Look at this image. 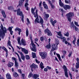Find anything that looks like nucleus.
<instances>
[{"label": "nucleus", "instance_id": "nucleus-1", "mask_svg": "<svg viewBox=\"0 0 79 79\" xmlns=\"http://www.w3.org/2000/svg\"><path fill=\"white\" fill-rule=\"evenodd\" d=\"M1 28L0 29V37H3L5 35V33H6V29L5 27H3V24H1Z\"/></svg>", "mask_w": 79, "mask_h": 79}, {"label": "nucleus", "instance_id": "nucleus-2", "mask_svg": "<svg viewBox=\"0 0 79 79\" xmlns=\"http://www.w3.org/2000/svg\"><path fill=\"white\" fill-rule=\"evenodd\" d=\"M39 17H37L35 19V23H36V24L37 23L41 24L42 27L44 28V26L43 25V24H44V20L40 16H39Z\"/></svg>", "mask_w": 79, "mask_h": 79}, {"label": "nucleus", "instance_id": "nucleus-3", "mask_svg": "<svg viewBox=\"0 0 79 79\" xmlns=\"http://www.w3.org/2000/svg\"><path fill=\"white\" fill-rule=\"evenodd\" d=\"M74 16V12H70L66 14L67 19L69 22H71L72 18H73Z\"/></svg>", "mask_w": 79, "mask_h": 79}, {"label": "nucleus", "instance_id": "nucleus-4", "mask_svg": "<svg viewBox=\"0 0 79 79\" xmlns=\"http://www.w3.org/2000/svg\"><path fill=\"white\" fill-rule=\"evenodd\" d=\"M17 15L18 16H22L21 20L23 23H24V15L23 14V12L21 11V9H19L17 10Z\"/></svg>", "mask_w": 79, "mask_h": 79}, {"label": "nucleus", "instance_id": "nucleus-5", "mask_svg": "<svg viewBox=\"0 0 79 79\" xmlns=\"http://www.w3.org/2000/svg\"><path fill=\"white\" fill-rule=\"evenodd\" d=\"M30 47H31V45H32L33 47L32 48H31V50L33 51V52H36L37 51V50L36 49V46H35V45L34 44V42L32 40H31V44H30Z\"/></svg>", "mask_w": 79, "mask_h": 79}, {"label": "nucleus", "instance_id": "nucleus-6", "mask_svg": "<svg viewBox=\"0 0 79 79\" xmlns=\"http://www.w3.org/2000/svg\"><path fill=\"white\" fill-rule=\"evenodd\" d=\"M35 9H33V8H32L31 9V13L33 15H34V17L35 18H39L38 17V14H37V10H36L35 12H34V11H35Z\"/></svg>", "mask_w": 79, "mask_h": 79}, {"label": "nucleus", "instance_id": "nucleus-7", "mask_svg": "<svg viewBox=\"0 0 79 79\" xmlns=\"http://www.w3.org/2000/svg\"><path fill=\"white\" fill-rule=\"evenodd\" d=\"M45 34H47V35L48 36H52V33L51 31L48 28H47L44 30Z\"/></svg>", "mask_w": 79, "mask_h": 79}, {"label": "nucleus", "instance_id": "nucleus-8", "mask_svg": "<svg viewBox=\"0 0 79 79\" xmlns=\"http://www.w3.org/2000/svg\"><path fill=\"white\" fill-rule=\"evenodd\" d=\"M40 55L42 59H45L47 56V53L45 52H40Z\"/></svg>", "mask_w": 79, "mask_h": 79}, {"label": "nucleus", "instance_id": "nucleus-9", "mask_svg": "<svg viewBox=\"0 0 79 79\" xmlns=\"http://www.w3.org/2000/svg\"><path fill=\"white\" fill-rule=\"evenodd\" d=\"M30 68L32 72H33V71H34L33 69H35V68H38V66L37 65H36L34 63H33L30 66Z\"/></svg>", "mask_w": 79, "mask_h": 79}, {"label": "nucleus", "instance_id": "nucleus-10", "mask_svg": "<svg viewBox=\"0 0 79 79\" xmlns=\"http://www.w3.org/2000/svg\"><path fill=\"white\" fill-rule=\"evenodd\" d=\"M21 44L23 45V46H26V45H27L26 42V40L23 38L21 40Z\"/></svg>", "mask_w": 79, "mask_h": 79}, {"label": "nucleus", "instance_id": "nucleus-11", "mask_svg": "<svg viewBox=\"0 0 79 79\" xmlns=\"http://www.w3.org/2000/svg\"><path fill=\"white\" fill-rule=\"evenodd\" d=\"M19 31L18 32V34L19 35H20L21 34V32H22V31H21V29L20 28H18V27H17L15 29V31Z\"/></svg>", "mask_w": 79, "mask_h": 79}, {"label": "nucleus", "instance_id": "nucleus-12", "mask_svg": "<svg viewBox=\"0 0 79 79\" xmlns=\"http://www.w3.org/2000/svg\"><path fill=\"white\" fill-rule=\"evenodd\" d=\"M71 8V7L69 5H65L64 6V8L65 10H69Z\"/></svg>", "mask_w": 79, "mask_h": 79}, {"label": "nucleus", "instance_id": "nucleus-13", "mask_svg": "<svg viewBox=\"0 0 79 79\" xmlns=\"http://www.w3.org/2000/svg\"><path fill=\"white\" fill-rule=\"evenodd\" d=\"M21 49L22 52H23L25 54H28V51L26 49H25L24 48H21Z\"/></svg>", "mask_w": 79, "mask_h": 79}, {"label": "nucleus", "instance_id": "nucleus-14", "mask_svg": "<svg viewBox=\"0 0 79 79\" xmlns=\"http://www.w3.org/2000/svg\"><path fill=\"white\" fill-rule=\"evenodd\" d=\"M39 77V75L37 74H34L32 76V77L34 79H36Z\"/></svg>", "mask_w": 79, "mask_h": 79}, {"label": "nucleus", "instance_id": "nucleus-15", "mask_svg": "<svg viewBox=\"0 0 79 79\" xmlns=\"http://www.w3.org/2000/svg\"><path fill=\"white\" fill-rule=\"evenodd\" d=\"M14 64H13V62H9L7 64V66L8 67H9V68H11V66H13Z\"/></svg>", "mask_w": 79, "mask_h": 79}, {"label": "nucleus", "instance_id": "nucleus-16", "mask_svg": "<svg viewBox=\"0 0 79 79\" xmlns=\"http://www.w3.org/2000/svg\"><path fill=\"white\" fill-rule=\"evenodd\" d=\"M25 0H20L19 1V6H22L23 5V2Z\"/></svg>", "mask_w": 79, "mask_h": 79}, {"label": "nucleus", "instance_id": "nucleus-17", "mask_svg": "<svg viewBox=\"0 0 79 79\" xmlns=\"http://www.w3.org/2000/svg\"><path fill=\"white\" fill-rule=\"evenodd\" d=\"M43 5L44 6V8H45V9H46V10H48V6L47 5L45 4V2H44L43 3Z\"/></svg>", "mask_w": 79, "mask_h": 79}, {"label": "nucleus", "instance_id": "nucleus-18", "mask_svg": "<svg viewBox=\"0 0 79 79\" xmlns=\"http://www.w3.org/2000/svg\"><path fill=\"white\" fill-rule=\"evenodd\" d=\"M6 77L7 79H11V75L9 73H7L6 74Z\"/></svg>", "mask_w": 79, "mask_h": 79}, {"label": "nucleus", "instance_id": "nucleus-19", "mask_svg": "<svg viewBox=\"0 0 79 79\" xmlns=\"http://www.w3.org/2000/svg\"><path fill=\"white\" fill-rule=\"evenodd\" d=\"M55 50H56V47L55 46V45H52V48L51 49L52 52H53Z\"/></svg>", "mask_w": 79, "mask_h": 79}, {"label": "nucleus", "instance_id": "nucleus-20", "mask_svg": "<svg viewBox=\"0 0 79 79\" xmlns=\"http://www.w3.org/2000/svg\"><path fill=\"white\" fill-rule=\"evenodd\" d=\"M1 12L4 18H6V14L5 12V11L3 10H2Z\"/></svg>", "mask_w": 79, "mask_h": 79}, {"label": "nucleus", "instance_id": "nucleus-21", "mask_svg": "<svg viewBox=\"0 0 79 79\" xmlns=\"http://www.w3.org/2000/svg\"><path fill=\"white\" fill-rule=\"evenodd\" d=\"M21 55V58L22 60H23V61H25V56L23 55V54H22Z\"/></svg>", "mask_w": 79, "mask_h": 79}, {"label": "nucleus", "instance_id": "nucleus-22", "mask_svg": "<svg viewBox=\"0 0 79 79\" xmlns=\"http://www.w3.org/2000/svg\"><path fill=\"white\" fill-rule=\"evenodd\" d=\"M40 67L42 69L44 68V64L42 62H41L40 64Z\"/></svg>", "mask_w": 79, "mask_h": 79}, {"label": "nucleus", "instance_id": "nucleus-23", "mask_svg": "<svg viewBox=\"0 0 79 79\" xmlns=\"http://www.w3.org/2000/svg\"><path fill=\"white\" fill-rule=\"evenodd\" d=\"M28 2L29 0H26L25 1V6H27L29 5V3H28Z\"/></svg>", "mask_w": 79, "mask_h": 79}, {"label": "nucleus", "instance_id": "nucleus-24", "mask_svg": "<svg viewBox=\"0 0 79 79\" xmlns=\"http://www.w3.org/2000/svg\"><path fill=\"white\" fill-rule=\"evenodd\" d=\"M13 9H14V8H13V7L12 6L8 7V9L9 10H11L12 11H13Z\"/></svg>", "mask_w": 79, "mask_h": 79}, {"label": "nucleus", "instance_id": "nucleus-25", "mask_svg": "<svg viewBox=\"0 0 79 79\" xmlns=\"http://www.w3.org/2000/svg\"><path fill=\"white\" fill-rule=\"evenodd\" d=\"M57 34L58 35H59V36H60V37H62V36H63V35L62 34L61 31L57 32Z\"/></svg>", "mask_w": 79, "mask_h": 79}, {"label": "nucleus", "instance_id": "nucleus-26", "mask_svg": "<svg viewBox=\"0 0 79 79\" xmlns=\"http://www.w3.org/2000/svg\"><path fill=\"white\" fill-rule=\"evenodd\" d=\"M46 48L47 49H49L50 47H51V45L50 44H48L47 45L45 46Z\"/></svg>", "mask_w": 79, "mask_h": 79}, {"label": "nucleus", "instance_id": "nucleus-27", "mask_svg": "<svg viewBox=\"0 0 79 79\" xmlns=\"http://www.w3.org/2000/svg\"><path fill=\"white\" fill-rule=\"evenodd\" d=\"M18 66L19 64L18 62H17V61L15 62V66L16 67V68H18Z\"/></svg>", "mask_w": 79, "mask_h": 79}, {"label": "nucleus", "instance_id": "nucleus-28", "mask_svg": "<svg viewBox=\"0 0 79 79\" xmlns=\"http://www.w3.org/2000/svg\"><path fill=\"white\" fill-rule=\"evenodd\" d=\"M32 57L33 58H35L36 56V54L35 52H32Z\"/></svg>", "mask_w": 79, "mask_h": 79}, {"label": "nucleus", "instance_id": "nucleus-29", "mask_svg": "<svg viewBox=\"0 0 79 79\" xmlns=\"http://www.w3.org/2000/svg\"><path fill=\"white\" fill-rule=\"evenodd\" d=\"M26 36L29 35V30H28L27 28L26 29Z\"/></svg>", "mask_w": 79, "mask_h": 79}, {"label": "nucleus", "instance_id": "nucleus-30", "mask_svg": "<svg viewBox=\"0 0 79 79\" xmlns=\"http://www.w3.org/2000/svg\"><path fill=\"white\" fill-rule=\"evenodd\" d=\"M56 23V20H54L53 22L51 23V24L54 27H55V23Z\"/></svg>", "mask_w": 79, "mask_h": 79}, {"label": "nucleus", "instance_id": "nucleus-31", "mask_svg": "<svg viewBox=\"0 0 79 79\" xmlns=\"http://www.w3.org/2000/svg\"><path fill=\"white\" fill-rule=\"evenodd\" d=\"M42 2H41L39 4V6L40 8L42 10V7L41 6H42Z\"/></svg>", "mask_w": 79, "mask_h": 79}, {"label": "nucleus", "instance_id": "nucleus-32", "mask_svg": "<svg viewBox=\"0 0 79 79\" xmlns=\"http://www.w3.org/2000/svg\"><path fill=\"white\" fill-rule=\"evenodd\" d=\"M76 68V69H78L79 68V63H76V65L75 66Z\"/></svg>", "mask_w": 79, "mask_h": 79}, {"label": "nucleus", "instance_id": "nucleus-33", "mask_svg": "<svg viewBox=\"0 0 79 79\" xmlns=\"http://www.w3.org/2000/svg\"><path fill=\"white\" fill-rule=\"evenodd\" d=\"M33 76V75L32 74V73H30L28 76V77L29 78H30V77H32Z\"/></svg>", "mask_w": 79, "mask_h": 79}, {"label": "nucleus", "instance_id": "nucleus-34", "mask_svg": "<svg viewBox=\"0 0 79 79\" xmlns=\"http://www.w3.org/2000/svg\"><path fill=\"white\" fill-rule=\"evenodd\" d=\"M13 76L15 77H16L18 76V74L16 72H14L13 73Z\"/></svg>", "mask_w": 79, "mask_h": 79}, {"label": "nucleus", "instance_id": "nucleus-35", "mask_svg": "<svg viewBox=\"0 0 79 79\" xmlns=\"http://www.w3.org/2000/svg\"><path fill=\"white\" fill-rule=\"evenodd\" d=\"M17 40L18 42V44H19L20 45H21V43L20 42V38H18L17 39Z\"/></svg>", "mask_w": 79, "mask_h": 79}, {"label": "nucleus", "instance_id": "nucleus-36", "mask_svg": "<svg viewBox=\"0 0 79 79\" xmlns=\"http://www.w3.org/2000/svg\"><path fill=\"white\" fill-rule=\"evenodd\" d=\"M63 68L64 69V72L67 71V68L65 65H64L63 66Z\"/></svg>", "mask_w": 79, "mask_h": 79}, {"label": "nucleus", "instance_id": "nucleus-37", "mask_svg": "<svg viewBox=\"0 0 79 79\" xmlns=\"http://www.w3.org/2000/svg\"><path fill=\"white\" fill-rule=\"evenodd\" d=\"M44 14L45 15V16L46 18H48L49 17V14H46L45 12L44 13Z\"/></svg>", "mask_w": 79, "mask_h": 79}, {"label": "nucleus", "instance_id": "nucleus-38", "mask_svg": "<svg viewBox=\"0 0 79 79\" xmlns=\"http://www.w3.org/2000/svg\"><path fill=\"white\" fill-rule=\"evenodd\" d=\"M56 55L58 57L59 59L60 60H61V57L60 56V54H57V53H56Z\"/></svg>", "mask_w": 79, "mask_h": 79}, {"label": "nucleus", "instance_id": "nucleus-39", "mask_svg": "<svg viewBox=\"0 0 79 79\" xmlns=\"http://www.w3.org/2000/svg\"><path fill=\"white\" fill-rule=\"evenodd\" d=\"M64 43L65 44H66V45H67H67H68V46H69V45H70V43L68 42V41H67L66 40H65V41Z\"/></svg>", "mask_w": 79, "mask_h": 79}, {"label": "nucleus", "instance_id": "nucleus-40", "mask_svg": "<svg viewBox=\"0 0 79 79\" xmlns=\"http://www.w3.org/2000/svg\"><path fill=\"white\" fill-rule=\"evenodd\" d=\"M65 73V76L66 77H68V72L67 71L64 72Z\"/></svg>", "mask_w": 79, "mask_h": 79}, {"label": "nucleus", "instance_id": "nucleus-41", "mask_svg": "<svg viewBox=\"0 0 79 79\" xmlns=\"http://www.w3.org/2000/svg\"><path fill=\"white\" fill-rule=\"evenodd\" d=\"M55 42L56 43V44H57V45H58V44L60 43L59 40L57 39H56L55 40Z\"/></svg>", "mask_w": 79, "mask_h": 79}, {"label": "nucleus", "instance_id": "nucleus-42", "mask_svg": "<svg viewBox=\"0 0 79 79\" xmlns=\"http://www.w3.org/2000/svg\"><path fill=\"white\" fill-rule=\"evenodd\" d=\"M13 28V27H9L8 28V30L9 31H12V29Z\"/></svg>", "mask_w": 79, "mask_h": 79}, {"label": "nucleus", "instance_id": "nucleus-43", "mask_svg": "<svg viewBox=\"0 0 79 79\" xmlns=\"http://www.w3.org/2000/svg\"><path fill=\"white\" fill-rule=\"evenodd\" d=\"M26 58L27 59V60H29L30 57H29V56L28 55H27L26 56Z\"/></svg>", "mask_w": 79, "mask_h": 79}, {"label": "nucleus", "instance_id": "nucleus-44", "mask_svg": "<svg viewBox=\"0 0 79 79\" xmlns=\"http://www.w3.org/2000/svg\"><path fill=\"white\" fill-rule=\"evenodd\" d=\"M59 5L60 6H63L64 5H63V2H59Z\"/></svg>", "mask_w": 79, "mask_h": 79}, {"label": "nucleus", "instance_id": "nucleus-45", "mask_svg": "<svg viewBox=\"0 0 79 79\" xmlns=\"http://www.w3.org/2000/svg\"><path fill=\"white\" fill-rule=\"evenodd\" d=\"M71 26L72 27H74L75 26H76L75 25H74V24L73 22H72L71 23Z\"/></svg>", "mask_w": 79, "mask_h": 79}, {"label": "nucleus", "instance_id": "nucleus-46", "mask_svg": "<svg viewBox=\"0 0 79 79\" xmlns=\"http://www.w3.org/2000/svg\"><path fill=\"white\" fill-rule=\"evenodd\" d=\"M57 38H59V39H62L63 40L64 38V37L63 36H62V37H59L58 36H57Z\"/></svg>", "mask_w": 79, "mask_h": 79}, {"label": "nucleus", "instance_id": "nucleus-47", "mask_svg": "<svg viewBox=\"0 0 79 79\" xmlns=\"http://www.w3.org/2000/svg\"><path fill=\"white\" fill-rule=\"evenodd\" d=\"M12 60H14V61H15V62L16 61H17V60H16V59L15 57H12Z\"/></svg>", "mask_w": 79, "mask_h": 79}, {"label": "nucleus", "instance_id": "nucleus-48", "mask_svg": "<svg viewBox=\"0 0 79 79\" xmlns=\"http://www.w3.org/2000/svg\"><path fill=\"white\" fill-rule=\"evenodd\" d=\"M65 2L66 3H69L70 2V1H69V0H65Z\"/></svg>", "mask_w": 79, "mask_h": 79}, {"label": "nucleus", "instance_id": "nucleus-49", "mask_svg": "<svg viewBox=\"0 0 79 79\" xmlns=\"http://www.w3.org/2000/svg\"><path fill=\"white\" fill-rule=\"evenodd\" d=\"M74 24H75V25H76V26H77L79 27V25H78V23L76 22H75Z\"/></svg>", "mask_w": 79, "mask_h": 79}, {"label": "nucleus", "instance_id": "nucleus-50", "mask_svg": "<svg viewBox=\"0 0 79 79\" xmlns=\"http://www.w3.org/2000/svg\"><path fill=\"white\" fill-rule=\"evenodd\" d=\"M40 40L42 42V41H43V40H44V37H41L40 38Z\"/></svg>", "mask_w": 79, "mask_h": 79}, {"label": "nucleus", "instance_id": "nucleus-51", "mask_svg": "<svg viewBox=\"0 0 79 79\" xmlns=\"http://www.w3.org/2000/svg\"><path fill=\"white\" fill-rule=\"evenodd\" d=\"M63 40H62V41L63 42H64V41H66V38L65 37H64V39H62Z\"/></svg>", "mask_w": 79, "mask_h": 79}, {"label": "nucleus", "instance_id": "nucleus-52", "mask_svg": "<svg viewBox=\"0 0 79 79\" xmlns=\"http://www.w3.org/2000/svg\"><path fill=\"white\" fill-rule=\"evenodd\" d=\"M64 35L65 36H67V37H68L69 36V33L68 32H67L66 33L64 34Z\"/></svg>", "mask_w": 79, "mask_h": 79}, {"label": "nucleus", "instance_id": "nucleus-53", "mask_svg": "<svg viewBox=\"0 0 79 79\" xmlns=\"http://www.w3.org/2000/svg\"><path fill=\"white\" fill-rule=\"evenodd\" d=\"M2 49L3 50H5V52H6V50H7V49L6 48H5V47H2Z\"/></svg>", "mask_w": 79, "mask_h": 79}, {"label": "nucleus", "instance_id": "nucleus-54", "mask_svg": "<svg viewBox=\"0 0 79 79\" xmlns=\"http://www.w3.org/2000/svg\"><path fill=\"white\" fill-rule=\"evenodd\" d=\"M18 58L19 60V62H20V63H21V62H22V60H21V59L20 58V57H19Z\"/></svg>", "mask_w": 79, "mask_h": 79}, {"label": "nucleus", "instance_id": "nucleus-55", "mask_svg": "<svg viewBox=\"0 0 79 79\" xmlns=\"http://www.w3.org/2000/svg\"><path fill=\"white\" fill-rule=\"evenodd\" d=\"M44 71H45V72H47V71H48V69H47V68H45L44 69Z\"/></svg>", "mask_w": 79, "mask_h": 79}, {"label": "nucleus", "instance_id": "nucleus-56", "mask_svg": "<svg viewBox=\"0 0 79 79\" xmlns=\"http://www.w3.org/2000/svg\"><path fill=\"white\" fill-rule=\"evenodd\" d=\"M18 71L19 73H20V74H21L22 73V71H21V69H19L18 70Z\"/></svg>", "mask_w": 79, "mask_h": 79}, {"label": "nucleus", "instance_id": "nucleus-57", "mask_svg": "<svg viewBox=\"0 0 79 79\" xmlns=\"http://www.w3.org/2000/svg\"><path fill=\"white\" fill-rule=\"evenodd\" d=\"M54 22L53 21V19L51 18L50 19V22L51 23H53V22Z\"/></svg>", "mask_w": 79, "mask_h": 79}, {"label": "nucleus", "instance_id": "nucleus-58", "mask_svg": "<svg viewBox=\"0 0 79 79\" xmlns=\"http://www.w3.org/2000/svg\"><path fill=\"white\" fill-rule=\"evenodd\" d=\"M69 74L70 76V78H71L72 77V74H71V73L69 71Z\"/></svg>", "mask_w": 79, "mask_h": 79}, {"label": "nucleus", "instance_id": "nucleus-59", "mask_svg": "<svg viewBox=\"0 0 79 79\" xmlns=\"http://www.w3.org/2000/svg\"><path fill=\"white\" fill-rule=\"evenodd\" d=\"M6 57H7V56H8V50H6Z\"/></svg>", "mask_w": 79, "mask_h": 79}, {"label": "nucleus", "instance_id": "nucleus-60", "mask_svg": "<svg viewBox=\"0 0 79 79\" xmlns=\"http://www.w3.org/2000/svg\"><path fill=\"white\" fill-rule=\"evenodd\" d=\"M59 11H62V12H63L64 10H63V9L62 8H60L59 9Z\"/></svg>", "mask_w": 79, "mask_h": 79}, {"label": "nucleus", "instance_id": "nucleus-61", "mask_svg": "<svg viewBox=\"0 0 79 79\" xmlns=\"http://www.w3.org/2000/svg\"><path fill=\"white\" fill-rule=\"evenodd\" d=\"M46 68L48 69H52V68L50 67H49L48 66H47L46 67Z\"/></svg>", "mask_w": 79, "mask_h": 79}, {"label": "nucleus", "instance_id": "nucleus-62", "mask_svg": "<svg viewBox=\"0 0 79 79\" xmlns=\"http://www.w3.org/2000/svg\"><path fill=\"white\" fill-rule=\"evenodd\" d=\"M8 45H9V46H11V42L9 40V41L8 42Z\"/></svg>", "mask_w": 79, "mask_h": 79}, {"label": "nucleus", "instance_id": "nucleus-63", "mask_svg": "<svg viewBox=\"0 0 79 79\" xmlns=\"http://www.w3.org/2000/svg\"><path fill=\"white\" fill-rule=\"evenodd\" d=\"M74 27H75V30L76 31H77L78 30V28L76 27V26H75Z\"/></svg>", "mask_w": 79, "mask_h": 79}, {"label": "nucleus", "instance_id": "nucleus-64", "mask_svg": "<svg viewBox=\"0 0 79 79\" xmlns=\"http://www.w3.org/2000/svg\"><path fill=\"white\" fill-rule=\"evenodd\" d=\"M77 63H79V59L78 58H77Z\"/></svg>", "mask_w": 79, "mask_h": 79}]
</instances>
